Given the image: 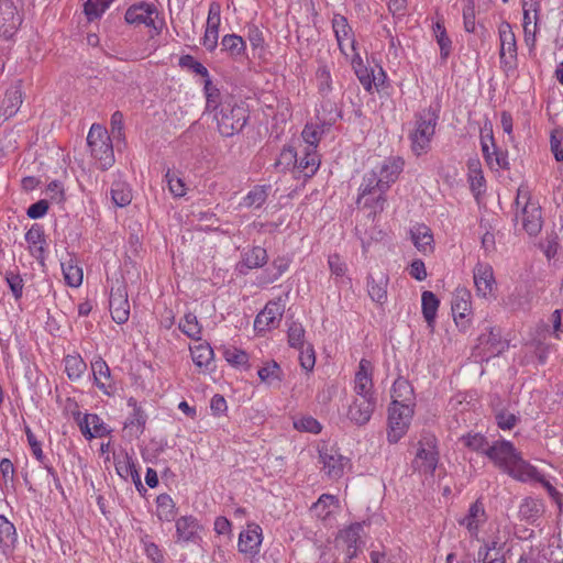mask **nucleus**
<instances>
[{"label":"nucleus","instance_id":"e2e57ef3","mask_svg":"<svg viewBox=\"0 0 563 563\" xmlns=\"http://www.w3.org/2000/svg\"><path fill=\"white\" fill-rule=\"evenodd\" d=\"M316 77L318 80L319 90L322 93H328L332 90L330 70L325 65L319 66Z\"/></svg>","mask_w":563,"mask_h":563},{"label":"nucleus","instance_id":"de8ad7c7","mask_svg":"<svg viewBox=\"0 0 563 563\" xmlns=\"http://www.w3.org/2000/svg\"><path fill=\"white\" fill-rule=\"evenodd\" d=\"M297 163H298V157H297V152L295 151V148L291 146H285L282 150L274 166L276 169L284 172V170L290 169L291 167H297Z\"/></svg>","mask_w":563,"mask_h":563},{"label":"nucleus","instance_id":"cd10ccee","mask_svg":"<svg viewBox=\"0 0 563 563\" xmlns=\"http://www.w3.org/2000/svg\"><path fill=\"white\" fill-rule=\"evenodd\" d=\"M470 294L465 290L457 292L452 301V314L457 327L466 328V312L471 308Z\"/></svg>","mask_w":563,"mask_h":563},{"label":"nucleus","instance_id":"72a5a7b5","mask_svg":"<svg viewBox=\"0 0 563 563\" xmlns=\"http://www.w3.org/2000/svg\"><path fill=\"white\" fill-rule=\"evenodd\" d=\"M409 234L413 246H431L434 243L432 230L423 223L412 225Z\"/></svg>","mask_w":563,"mask_h":563},{"label":"nucleus","instance_id":"79ce46f5","mask_svg":"<svg viewBox=\"0 0 563 563\" xmlns=\"http://www.w3.org/2000/svg\"><path fill=\"white\" fill-rule=\"evenodd\" d=\"M221 45L232 57H240L244 54L246 45L244 40L236 34H227L222 37Z\"/></svg>","mask_w":563,"mask_h":563},{"label":"nucleus","instance_id":"20e7f679","mask_svg":"<svg viewBox=\"0 0 563 563\" xmlns=\"http://www.w3.org/2000/svg\"><path fill=\"white\" fill-rule=\"evenodd\" d=\"M158 9L154 3L140 1L130 5L124 13V21L134 26L145 25L159 34L163 29V20L157 22Z\"/></svg>","mask_w":563,"mask_h":563},{"label":"nucleus","instance_id":"864d4df0","mask_svg":"<svg viewBox=\"0 0 563 563\" xmlns=\"http://www.w3.org/2000/svg\"><path fill=\"white\" fill-rule=\"evenodd\" d=\"M165 179L168 185V189L174 197H183L186 194V186L184 180L178 175L168 169L165 174Z\"/></svg>","mask_w":563,"mask_h":563},{"label":"nucleus","instance_id":"9b49d317","mask_svg":"<svg viewBox=\"0 0 563 563\" xmlns=\"http://www.w3.org/2000/svg\"><path fill=\"white\" fill-rule=\"evenodd\" d=\"M175 527L177 542L198 544L201 541L199 532L203 527L192 515L178 518Z\"/></svg>","mask_w":563,"mask_h":563},{"label":"nucleus","instance_id":"6e6552de","mask_svg":"<svg viewBox=\"0 0 563 563\" xmlns=\"http://www.w3.org/2000/svg\"><path fill=\"white\" fill-rule=\"evenodd\" d=\"M500 51L499 58L504 69H511L516 66L517 43L511 25L503 22L499 26Z\"/></svg>","mask_w":563,"mask_h":563},{"label":"nucleus","instance_id":"a19ab883","mask_svg":"<svg viewBox=\"0 0 563 563\" xmlns=\"http://www.w3.org/2000/svg\"><path fill=\"white\" fill-rule=\"evenodd\" d=\"M543 511L542 503L534 498H526L519 507V515L527 521L533 522Z\"/></svg>","mask_w":563,"mask_h":563},{"label":"nucleus","instance_id":"ea45409f","mask_svg":"<svg viewBox=\"0 0 563 563\" xmlns=\"http://www.w3.org/2000/svg\"><path fill=\"white\" fill-rule=\"evenodd\" d=\"M111 199L118 207L129 206L132 201V192L124 181H114L111 186Z\"/></svg>","mask_w":563,"mask_h":563},{"label":"nucleus","instance_id":"c9c22d12","mask_svg":"<svg viewBox=\"0 0 563 563\" xmlns=\"http://www.w3.org/2000/svg\"><path fill=\"white\" fill-rule=\"evenodd\" d=\"M320 165V159L316 148H305V155L298 159L297 168L305 174L306 177H311L316 174Z\"/></svg>","mask_w":563,"mask_h":563},{"label":"nucleus","instance_id":"2eb2a0df","mask_svg":"<svg viewBox=\"0 0 563 563\" xmlns=\"http://www.w3.org/2000/svg\"><path fill=\"white\" fill-rule=\"evenodd\" d=\"M262 541V528L256 523L247 525V528L239 536V551L241 553L255 556L260 553Z\"/></svg>","mask_w":563,"mask_h":563},{"label":"nucleus","instance_id":"423d86ee","mask_svg":"<svg viewBox=\"0 0 563 563\" xmlns=\"http://www.w3.org/2000/svg\"><path fill=\"white\" fill-rule=\"evenodd\" d=\"M521 198L526 200L520 214L522 229L531 236L537 235L542 228L541 208L538 203L531 202L529 191L520 187L516 197L517 206L520 205Z\"/></svg>","mask_w":563,"mask_h":563},{"label":"nucleus","instance_id":"338daca9","mask_svg":"<svg viewBox=\"0 0 563 563\" xmlns=\"http://www.w3.org/2000/svg\"><path fill=\"white\" fill-rule=\"evenodd\" d=\"M0 473L2 476L3 484L5 488H9V483H13L14 481V473L15 468L11 460L3 457L0 461ZM11 487H13V484H11Z\"/></svg>","mask_w":563,"mask_h":563},{"label":"nucleus","instance_id":"49530a36","mask_svg":"<svg viewBox=\"0 0 563 563\" xmlns=\"http://www.w3.org/2000/svg\"><path fill=\"white\" fill-rule=\"evenodd\" d=\"M86 367V363L79 355H67L65 357V371L70 380L80 378Z\"/></svg>","mask_w":563,"mask_h":563},{"label":"nucleus","instance_id":"69168bd1","mask_svg":"<svg viewBox=\"0 0 563 563\" xmlns=\"http://www.w3.org/2000/svg\"><path fill=\"white\" fill-rule=\"evenodd\" d=\"M25 434L33 455L40 463H44V461H46V457L43 453L41 442L36 439V437L29 427H25Z\"/></svg>","mask_w":563,"mask_h":563},{"label":"nucleus","instance_id":"bf43d9fd","mask_svg":"<svg viewBox=\"0 0 563 563\" xmlns=\"http://www.w3.org/2000/svg\"><path fill=\"white\" fill-rule=\"evenodd\" d=\"M332 27L335 33L338 43L341 45L344 38H347L352 29L347 23L346 18L342 15H335L332 22Z\"/></svg>","mask_w":563,"mask_h":563},{"label":"nucleus","instance_id":"e433bc0d","mask_svg":"<svg viewBox=\"0 0 563 563\" xmlns=\"http://www.w3.org/2000/svg\"><path fill=\"white\" fill-rule=\"evenodd\" d=\"M413 395V389L409 380L404 377H398L391 388L393 401H400L401 404H409Z\"/></svg>","mask_w":563,"mask_h":563},{"label":"nucleus","instance_id":"0e129e2a","mask_svg":"<svg viewBox=\"0 0 563 563\" xmlns=\"http://www.w3.org/2000/svg\"><path fill=\"white\" fill-rule=\"evenodd\" d=\"M464 29L468 33L475 32V3L474 0H467L463 8Z\"/></svg>","mask_w":563,"mask_h":563},{"label":"nucleus","instance_id":"680f3d73","mask_svg":"<svg viewBox=\"0 0 563 563\" xmlns=\"http://www.w3.org/2000/svg\"><path fill=\"white\" fill-rule=\"evenodd\" d=\"M179 66L191 69L197 75H200L205 78L209 76L208 69L198 60H196L191 55H183L179 58Z\"/></svg>","mask_w":563,"mask_h":563},{"label":"nucleus","instance_id":"f8f14e48","mask_svg":"<svg viewBox=\"0 0 563 563\" xmlns=\"http://www.w3.org/2000/svg\"><path fill=\"white\" fill-rule=\"evenodd\" d=\"M375 406L374 396H357L349 407L347 418L356 426H364L371 420Z\"/></svg>","mask_w":563,"mask_h":563},{"label":"nucleus","instance_id":"aec40b11","mask_svg":"<svg viewBox=\"0 0 563 563\" xmlns=\"http://www.w3.org/2000/svg\"><path fill=\"white\" fill-rule=\"evenodd\" d=\"M474 283L478 295L483 297L489 295L495 284L493 267L487 263L478 262L474 267Z\"/></svg>","mask_w":563,"mask_h":563},{"label":"nucleus","instance_id":"4c0bfd02","mask_svg":"<svg viewBox=\"0 0 563 563\" xmlns=\"http://www.w3.org/2000/svg\"><path fill=\"white\" fill-rule=\"evenodd\" d=\"M433 33L437 38V43L440 47V54L442 59H446L449 55L451 54L452 49V41L446 34V30L444 26L443 21L438 20L433 26Z\"/></svg>","mask_w":563,"mask_h":563},{"label":"nucleus","instance_id":"2f4dec72","mask_svg":"<svg viewBox=\"0 0 563 563\" xmlns=\"http://www.w3.org/2000/svg\"><path fill=\"white\" fill-rule=\"evenodd\" d=\"M157 517L161 521L172 522L176 519L177 507L173 498L164 493L156 497Z\"/></svg>","mask_w":563,"mask_h":563},{"label":"nucleus","instance_id":"0eeeda50","mask_svg":"<svg viewBox=\"0 0 563 563\" xmlns=\"http://www.w3.org/2000/svg\"><path fill=\"white\" fill-rule=\"evenodd\" d=\"M109 309L111 317L118 324H123L129 320L130 303L128 299L126 286L123 282L117 280V286H113L109 297Z\"/></svg>","mask_w":563,"mask_h":563},{"label":"nucleus","instance_id":"a211bd4d","mask_svg":"<svg viewBox=\"0 0 563 563\" xmlns=\"http://www.w3.org/2000/svg\"><path fill=\"white\" fill-rule=\"evenodd\" d=\"M404 167L401 158H386L382 164L374 168V172L382 178L383 189H389L390 185L396 181Z\"/></svg>","mask_w":563,"mask_h":563},{"label":"nucleus","instance_id":"3c124183","mask_svg":"<svg viewBox=\"0 0 563 563\" xmlns=\"http://www.w3.org/2000/svg\"><path fill=\"white\" fill-rule=\"evenodd\" d=\"M363 531V526L360 522L352 523L346 529L341 531L340 538L344 541L346 545L350 548L360 547L361 542V533Z\"/></svg>","mask_w":563,"mask_h":563},{"label":"nucleus","instance_id":"7ed1b4c3","mask_svg":"<svg viewBox=\"0 0 563 563\" xmlns=\"http://www.w3.org/2000/svg\"><path fill=\"white\" fill-rule=\"evenodd\" d=\"M87 144L91 155L97 158L101 167L107 169L114 163L113 147L108 131L98 124H92L87 135Z\"/></svg>","mask_w":563,"mask_h":563},{"label":"nucleus","instance_id":"ddd939ff","mask_svg":"<svg viewBox=\"0 0 563 563\" xmlns=\"http://www.w3.org/2000/svg\"><path fill=\"white\" fill-rule=\"evenodd\" d=\"M21 21L14 3L11 0H0V36L11 37Z\"/></svg>","mask_w":563,"mask_h":563},{"label":"nucleus","instance_id":"603ef678","mask_svg":"<svg viewBox=\"0 0 563 563\" xmlns=\"http://www.w3.org/2000/svg\"><path fill=\"white\" fill-rule=\"evenodd\" d=\"M305 328L299 322H291L288 328V343L294 349H303L305 346Z\"/></svg>","mask_w":563,"mask_h":563},{"label":"nucleus","instance_id":"1a4fd4ad","mask_svg":"<svg viewBox=\"0 0 563 563\" xmlns=\"http://www.w3.org/2000/svg\"><path fill=\"white\" fill-rule=\"evenodd\" d=\"M439 461V453L435 450L434 439L419 441V449L416 459L412 461V468L424 474H433Z\"/></svg>","mask_w":563,"mask_h":563},{"label":"nucleus","instance_id":"09e8293b","mask_svg":"<svg viewBox=\"0 0 563 563\" xmlns=\"http://www.w3.org/2000/svg\"><path fill=\"white\" fill-rule=\"evenodd\" d=\"M223 356L225 361L234 367H250L249 354L240 349L234 346L225 347L223 350Z\"/></svg>","mask_w":563,"mask_h":563},{"label":"nucleus","instance_id":"f3484780","mask_svg":"<svg viewBox=\"0 0 563 563\" xmlns=\"http://www.w3.org/2000/svg\"><path fill=\"white\" fill-rule=\"evenodd\" d=\"M114 466L118 475L121 478L128 479L130 477V479H132L136 490L141 495H144L147 492L142 484L141 475L139 473V470L136 468L134 461L132 460L131 456H129L128 453H125L122 459L115 457Z\"/></svg>","mask_w":563,"mask_h":563},{"label":"nucleus","instance_id":"9d476101","mask_svg":"<svg viewBox=\"0 0 563 563\" xmlns=\"http://www.w3.org/2000/svg\"><path fill=\"white\" fill-rule=\"evenodd\" d=\"M519 454L514 444L507 440L495 441L486 450V456L504 472L516 461Z\"/></svg>","mask_w":563,"mask_h":563},{"label":"nucleus","instance_id":"58836bf2","mask_svg":"<svg viewBox=\"0 0 563 563\" xmlns=\"http://www.w3.org/2000/svg\"><path fill=\"white\" fill-rule=\"evenodd\" d=\"M257 375L262 382L268 385H273L275 382L280 383L284 378V372L275 361H271L261 367Z\"/></svg>","mask_w":563,"mask_h":563},{"label":"nucleus","instance_id":"4468645a","mask_svg":"<svg viewBox=\"0 0 563 563\" xmlns=\"http://www.w3.org/2000/svg\"><path fill=\"white\" fill-rule=\"evenodd\" d=\"M319 459L330 478L338 479L343 475L347 459L341 455L334 448L319 450Z\"/></svg>","mask_w":563,"mask_h":563},{"label":"nucleus","instance_id":"c756f323","mask_svg":"<svg viewBox=\"0 0 563 563\" xmlns=\"http://www.w3.org/2000/svg\"><path fill=\"white\" fill-rule=\"evenodd\" d=\"M91 369L96 386L106 395L110 396L112 394L111 384L107 385L104 382H102V378L110 379V368L106 361L101 357H98L91 363Z\"/></svg>","mask_w":563,"mask_h":563},{"label":"nucleus","instance_id":"5fc2aeb1","mask_svg":"<svg viewBox=\"0 0 563 563\" xmlns=\"http://www.w3.org/2000/svg\"><path fill=\"white\" fill-rule=\"evenodd\" d=\"M322 133L323 131L318 125L306 124L301 132V136L303 141L307 143L306 147L310 150L316 148Z\"/></svg>","mask_w":563,"mask_h":563},{"label":"nucleus","instance_id":"7c9ffc66","mask_svg":"<svg viewBox=\"0 0 563 563\" xmlns=\"http://www.w3.org/2000/svg\"><path fill=\"white\" fill-rule=\"evenodd\" d=\"M22 104V91L19 87H14L7 91L5 97L2 101L0 115L4 118V120L13 117L20 106Z\"/></svg>","mask_w":563,"mask_h":563},{"label":"nucleus","instance_id":"f03ea898","mask_svg":"<svg viewBox=\"0 0 563 563\" xmlns=\"http://www.w3.org/2000/svg\"><path fill=\"white\" fill-rule=\"evenodd\" d=\"M218 131L224 137L233 136L241 132L245 126L249 113L242 106L233 99L230 102H223L214 114Z\"/></svg>","mask_w":563,"mask_h":563},{"label":"nucleus","instance_id":"4d7b16f0","mask_svg":"<svg viewBox=\"0 0 563 563\" xmlns=\"http://www.w3.org/2000/svg\"><path fill=\"white\" fill-rule=\"evenodd\" d=\"M551 152L556 162H563V129H554L550 137Z\"/></svg>","mask_w":563,"mask_h":563},{"label":"nucleus","instance_id":"6ab92c4d","mask_svg":"<svg viewBox=\"0 0 563 563\" xmlns=\"http://www.w3.org/2000/svg\"><path fill=\"white\" fill-rule=\"evenodd\" d=\"M373 366L371 361L362 358L358 364V369L355 374L354 390L357 396H374L373 380H372Z\"/></svg>","mask_w":563,"mask_h":563},{"label":"nucleus","instance_id":"c03bdc74","mask_svg":"<svg viewBox=\"0 0 563 563\" xmlns=\"http://www.w3.org/2000/svg\"><path fill=\"white\" fill-rule=\"evenodd\" d=\"M460 441L470 450L486 455L488 446L487 438L481 433H466L460 438Z\"/></svg>","mask_w":563,"mask_h":563},{"label":"nucleus","instance_id":"a878e982","mask_svg":"<svg viewBox=\"0 0 563 563\" xmlns=\"http://www.w3.org/2000/svg\"><path fill=\"white\" fill-rule=\"evenodd\" d=\"M283 310L279 303L268 302L265 308L256 316L254 328L264 331L274 327L275 321L282 317Z\"/></svg>","mask_w":563,"mask_h":563},{"label":"nucleus","instance_id":"f257e3e1","mask_svg":"<svg viewBox=\"0 0 563 563\" xmlns=\"http://www.w3.org/2000/svg\"><path fill=\"white\" fill-rule=\"evenodd\" d=\"M439 113L432 107L422 109L416 115V128L409 134L411 148L416 155L426 153L430 147L431 140L435 132Z\"/></svg>","mask_w":563,"mask_h":563},{"label":"nucleus","instance_id":"f704fd0d","mask_svg":"<svg viewBox=\"0 0 563 563\" xmlns=\"http://www.w3.org/2000/svg\"><path fill=\"white\" fill-rule=\"evenodd\" d=\"M382 178L372 169L369 173H366L363 177V183L360 187V197L358 201L364 198L368 197L376 191L379 194H385L388 189H383V184L380 183Z\"/></svg>","mask_w":563,"mask_h":563},{"label":"nucleus","instance_id":"dca6fc26","mask_svg":"<svg viewBox=\"0 0 563 563\" xmlns=\"http://www.w3.org/2000/svg\"><path fill=\"white\" fill-rule=\"evenodd\" d=\"M477 341V347H483L488 357L500 355L509 345L507 341L501 340L500 331L495 328H489L487 333H482Z\"/></svg>","mask_w":563,"mask_h":563},{"label":"nucleus","instance_id":"8fccbe9b","mask_svg":"<svg viewBox=\"0 0 563 563\" xmlns=\"http://www.w3.org/2000/svg\"><path fill=\"white\" fill-rule=\"evenodd\" d=\"M271 186H255L244 198L245 207H255L260 208L268 197V190Z\"/></svg>","mask_w":563,"mask_h":563},{"label":"nucleus","instance_id":"473e14b6","mask_svg":"<svg viewBox=\"0 0 563 563\" xmlns=\"http://www.w3.org/2000/svg\"><path fill=\"white\" fill-rule=\"evenodd\" d=\"M203 91L207 100V111H217L223 102H230L232 100L231 97H228L227 99L221 97L220 90L212 84L209 76L205 78Z\"/></svg>","mask_w":563,"mask_h":563},{"label":"nucleus","instance_id":"6e6d98bb","mask_svg":"<svg viewBox=\"0 0 563 563\" xmlns=\"http://www.w3.org/2000/svg\"><path fill=\"white\" fill-rule=\"evenodd\" d=\"M295 429L299 431L310 432L318 434L321 431L320 422L311 416L301 417L294 421Z\"/></svg>","mask_w":563,"mask_h":563},{"label":"nucleus","instance_id":"13d9d810","mask_svg":"<svg viewBox=\"0 0 563 563\" xmlns=\"http://www.w3.org/2000/svg\"><path fill=\"white\" fill-rule=\"evenodd\" d=\"M5 282L14 297L15 300H19L23 295V279L20 274H15L11 271L5 273Z\"/></svg>","mask_w":563,"mask_h":563},{"label":"nucleus","instance_id":"412c9836","mask_svg":"<svg viewBox=\"0 0 563 563\" xmlns=\"http://www.w3.org/2000/svg\"><path fill=\"white\" fill-rule=\"evenodd\" d=\"M505 473L520 482L541 481V474L538 472V470L525 461L520 454L517 456L516 461H514L505 471Z\"/></svg>","mask_w":563,"mask_h":563},{"label":"nucleus","instance_id":"a18cd8bd","mask_svg":"<svg viewBox=\"0 0 563 563\" xmlns=\"http://www.w3.org/2000/svg\"><path fill=\"white\" fill-rule=\"evenodd\" d=\"M192 362L198 367H208L213 360V350L209 344H198L190 349Z\"/></svg>","mask_w":563,"mask_h":563},{"label":"nucleus","instance_id":"37998d69","mask_svg":"<svg viewBox=\"0 0 563 563\" xmlns=\"http://www.w3.org/2000/svg\"><path fill=\"white\" fill-rule=\"evenodd\" d=\"M179 330L192 340H200L201 325L195 313L188 312L184 316V319L179 322Z\"/></svg>","mask_w":563,"mask_h":563},{"label":"nucleus","instance_id":"b1692460","mask_svg":"<svg viewBox=\"0 0 563 563\" xmlns=\"http://www.w3.org/2000/svg\"><path fill=\"white\" fill-rule=\"evenodd\" d=\"M18 542L14 525L3 515H0V550L3 554L11 553Z\"/></svg>","mask_w":563,"mask_h":563},{"label":"nucleus","instance_id":"bb28decb","mask_svg":"<svg viewBox=\"0 0 563 563\" xmlns=\"http://www.w3.org/2000/svg\"><path fill=\"white\" fill-rule=\"evenodd\" d=\"M440 306V300L430 290H424L421 295V309L422 316L428 324V328L433 331L435 324L437 312Z\"/></svg>","mask_w":563,"mask_h":563},{"label":"nucleus","instance_id":"052dcab7","mask_svg":"<svg viewBox=\"0 0 563 563\" xmlns=\"http://www.w3.org/2000/svg\"><path fill=\"white\" fill-rule=\"evenodd\" d=\"M495 420L498 428L501 430H511L519 421V418L516 415L503 409L496 412Z\"/></svg>","mask_w":563,"mask_h":563},{"label":"nucleus","instance_id":"c85d7f7f","mask_svg":"<svg viewBox=\"0 0 563 563\" xmlns=\"http://www.w3.org/2000/svg\"><path fill=\"white\" fill-rule=\"evenodd\" d=\"M388 276L380 274L376 279L373 276L367 277V290L373 301L383 305L387 299Z\"/></svg>","mask_w":563,"mask_h":563},{"label":"nucleus","instance_id":"774afa93","mask_svg":"<svg viewBox=\"0 0 563 563\" xmlns=\"http://www.w3.org/2000/svg\"><path fill=\"white\" fill-rule=\"evenodd\" d=\"M328 264L331 273L338 277L344 276L347 269L345 262H343L336 253L329 255Z\"/></svg>","mask_w":563,"mask_h":563},{"label":"nucleus","instance_id":"39448f33","mask_svg":"<svg viewBox=\"0 0 563 563\" xmlns=\"http://www.w3.org/2000/svg\"><path fill=\"white\" fill-rule=\"evenodd\" d=\"M387 440L389 443H397L407 432L413 415L410 404L393 401L388 409Z\"/></svg>","mask_w":563,"mask_h":563},{"label":"nucleus","instance_id":"5701e85b","mask_svg":"<svg viewBox=\"0 0 563 563\" xmlns=\"http://www.w3.org/2000/svg\"><path fill=\"white\" fill-rule=\"evenodd\" d=\"M60 266L67 285L79 287L82 283V269L71 253L66 252L65 256H60Z\"/></svg>","mask_w":563,"mask_h":563},{"label":"nucleus","instance_id":"393cba45","mask_svg":"<svg viewBox=\"0 0 563 563\" xmlns=\"http://www.w3.org/2000/svg\"><path fill=\"white\" fill-rule=\"evenodd\" d=\"M267 258L266 249H247L242 255L238 269L241 274L246 275L250 269L263 266Z\"/></svg>","mask_w":563,"mask_h":563},{"label":"nucleus","instance_id":"4be33fe9","mask_svg":"<svg viewBox=\"0 0 563 563\" xmlns=\"http://www.w3.org/2000/svg\"><path fill=\"white\" fill-rule=\"evenodd\" d=\"M486 520V512L484 504L477 499L474 501L470 508L467 514L459 519V525L465 527L471 534H476L478 528Z\"/></svg>","mask_w":563,"mask_h":563}]
</instances>
